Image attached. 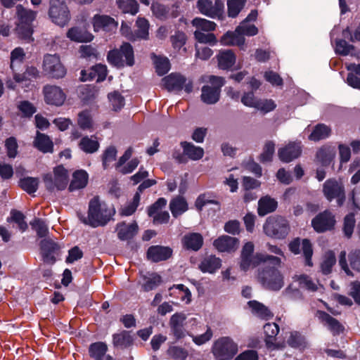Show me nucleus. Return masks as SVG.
I'll return each mask as SVG.
<instances>
[{
  "instance_id": "f257e3e1",
  "label": "nucleus",
  "mask_w": 360,
  "mask_h": 360,
  "mask_svg": "<svg viewBox=\"0 0 360 360\" xmlns=\"http://www.w3.org/2000/svg\"><path fill=\"white\" fill-rule=\"evenodd\" d=\"M114 213L112 207L95 196L89 201L87 217L81 216L79 219L84 224L98 227L105 225Z\"/></svg>"
},
{
  "instance_id": "f03ea898",
  "label": "nucleus",
  "mask_w": 360,
  "mask_h": 360,
  "mask_svg": "<svg viewBox=\"0 0 360 360\" xmlns=\"http://www.w3.org/2000/svg\"><path fill=\"white\" fill-rule=\"evenodd\" d=\"M255 245L252 242H247L242 248L240 256V268L247 271L253 269L261 263L270 262L276 266H281V259L276 256L269 255L264 253H256L254 255Z\"/></svg>"
},
{
  "instance_id": "7ed1b4c3",
  "label": "nucleus",
  "mask_w": 360,
  "mask_h": 360,
  "mask_svg": "<svg viewBox=\"0 0 360 360\" xmlns=\"http://www.w3.org/2000/svg\"><path fill=\"white\" fill-rule=\"evenodd\" d=\"M107 59L109 63L117 68H123L124 65L132 66L134 64L133 47L129 43L124 42L120 49H115L110 51Z\"/></svg>"
},
{
  "instance_id": "20e7f679",
  "label": "nucleus",
  "mask_w": 360,
  "mask_h": 360,
  "mask_svg": "<svg viewBox=\"0 0 360 360\" xmlns=\"http://www.w3.org/2000/svg\"><path fill=\"white\" fill-rule=\"evenodd\" d=\"M238 351L237 343L229 337L218 338L212 347V352L216 360H231Z\"/></svg>"
},
{
  "instance_id": "39448f33",
  "label": "nucleus",
  "mask_w": 360,
  "mask_h": 360,
  "mask_svg": "<svg viewBox=\"0 0 360 360\" xmlns=\"http://www.w3.org/2000/svg\"><path fill=\"white\" fill-rule=\"evenodd\" d=\"M257 278L264 287L271 290H279L284 285L283 276L274 267L258 270Z\"/></svg>"
},
{
  "instance_id": "423d86ee",
  "label": "nucleus",
  "mask_w": 360,
  "mask_h": 360,
  "mask_svg": "<svg viewBox=\"0 0 360 360\" xmlns=\"http://www.w3.org/2000/svg\"><path fill=\"white\" fill-rule=\"evenodd\" d=\"M263 229L266 236L277 239L285 238L290 231L288 221L281 216L269 217L266 220Z\"/></svg>"
},
{
  "instance_id": "0eeeda50",
  "label": "nucleus",
  "mask_w": 360,
  "mask_h": 360,
  "mask_svg": "<svg viewBox=\"0 0 360 360\" xmlns=\"http://www.w3.org/2000/svg\"><path fill=\"white\" fill-rule=\"evenodd\" d=\"M43 180L46 188L49 191L64 190L67 187L69 181L68 172L63 165H58L54 167L53 174H45Z\"/></svg>"
},
{
  "instance_id": "6e6552de",
  "label": "nucleus",
  "mask_w": 360,
  "mask_h": 360,
  "mask_svg": "<svg viewBox=\"0 0 360 360\" xmlns=\"http://www.w3.org/2000/svg\"><path fill=\"white\" fill-rule=\"evenodd\" d=\"M210 84L202 87L201 100L207 104H214L220 97L221 88L224 85L225 80L222 77L209 76Z\"/></svg>"
},
{
  "instance_id": "1a4fd4ad",
  "label": "nucleus",
  "mask_w": 360,
  "mask_h": 360,
  "mask_svg": "<svg viewBox=\"0 0 360 360\" xmlns=\"http://www.w3.org/2000/svg\"><path fill=\"white\" fill-rule=\"evenodd\" d=\"M49 16L51 21L64 27L70 20V11L65 0H50Z\"/></svg>"
},
{
  "instance_id": "9d476101",
  "label": "nucleus",
  "mask_w": 360,
  "mask_h": 360,
  "mask_svg": "<svg viewBox=\"0 0 360 360\" xmlns=\"http://www.w3.org/2000/svg\"><path fill=\"white\" fill-rule=\"evenodd\" d=\"M323 193L325 198L331 202L336 200L337 204L341 207L345 201V191L342 183L335 179H328L323 184Z\"/></svg>"
},
{
  "instance_id": "9b49d317",
  "label": "nucleus",
  "mask_w": 360,
  "mask_h": 360,
  "mask_svg": "<svg viewBox=\"0 0 360 360\" xmlns=\"http://www.w3.org/2000/svg\"><path fill=\"white\" fill-rule=\"evenodd\" d=\"M42 70L45 75L60 79L66 75V69L57 54H46L44 57Z\"/></svg>"
},
{
  "instance_id": "f8f14e48",
  "label": "nucleus",
  "mask_w": 360,
  "mask_h": 360,
  "mask_svg": "<svg viewBox=\"0 0 360 360\" xmlns=\"http://www.w3.org/2000/svg\"><path fill=\"white\" fill-rule=\"evenodd\" d=\"M162 85L168 91H179L183 89L187 93L193 91V83L179 73H171L162 79Z\"/></svg>"
},
{
  "instance_id": "ddd939ff",
  "label": "nucleus",
  "mask_w": 360,
  "mask_h": 360,
  "mask_svg": "<svg viewBox=\"0 0 360 360\" xmlns=\"http://www.w3.org/2000/svg\"><path fill=\"white\" fill-rule=\"evenodd\" d=\"M300 247L305 260V264L309 266H313L311 257L313 255L312 244L309 239L300 240L299 238L293 239L288 245L289 250L295 255H298L301 252Z\"/></svg>"
},
{
  "instance_id": "4468645a",
  "label": "nucleus",
  "mask_w": 360,
  "mask_h": 360,
  "mask_svg": "<svg viewBox=\"0 0 360 360\" xmlns=\"http://www.w3.org/2000/svg\"><path fill=\"white\" fill-rule=\"evenodd\" d=\"M196 7L201 14L215 18L222 15L224 5L221 0H215L214 4L211 0H198Z\"/></svg>"
},
{
  "instance_id": "2eb2a0df",
  "label": "nucleus",
  "mask_w": 360,
  "mask_h": 360,
  "mask_svg": "<svg viewBox=\"0 0 360 360\" xmlns=\"http://www.w3.org/2000/svg\"><path fill=\"white\" fill-rule=\"evenodd\" d=\"M265 333V344L271 350L282 349L286 346L284 340L277 341L276 336L279 332V327L275 323H267L264 326Z\"/></svg>"
},
{
  "instance_id": "dca6fc26",
  "label": "nucleus",
  "mask_w": 360,
  "mask_h": 360,
  "mask_svg": "<svg viewBox=\"0 0 360 360\" xmlns=\"http://www.w3.org/2000/svg\"><path fill=\"white\" fill-rule=\"evenodd\" d=\"M336 223L335 216L329 210H325L316 215L311 221V226L318 233L332 230Z\"/></svg>"
},
{
  "instance_id": "f3484780",
  "label": "nucleus",
  "mask_w": 360,
  "mask_h": 360,
  "mask_svg": "<svg viewBox=\"0 0 360 360\" xmlns=\"http://www.w3.org/2000/svg\"><path fill=\"white\" fill-rule=\"evenodd\" d=\"M42 93L44 101L48 105L61 106L66 99V95L63 90L56 85H45L43 87Z\"/></svg>"
},
{
  "instance_id": "a211bd4d",
  "label": "nucleus",
  "mask_w": 360,
  "mask_h": 360,
  "mask_svg": "<svg viewBox=\"0 0 360 360\" xmlns=\"http://www.w3.org/2000/svg\"><path fill=\"white\" fill-rule=\"evenodd\" d=\"M92 25L95 32H115L118 27V22L113 18L99 14L93 17Z\"/></svg>"
},
{
  "instance_id": "6ab92c4d",
  "label": "nucleus",
  "mask_w": 360,
  "mask_h": 360,
  "mask_svg": "<svg viewBox=\"0 0 360 360\" xmlns=\"http://www.w3.org/2000/svg\"><path fill=\"white\" fill-rule=\"evenodd\" d=\"M302 153L300 142H290L278 151L279 159L284 162H290L297 158Z\"/></svg>"
},
{
  "instance_id": "aec40b11",
  "label": "nucleus",
  "mask_w": 360,
  "mask_h": 360,
  "mask_svg": "<svg viewBox=\"0 0 360 360\" xmlns=\"http://www.w3.org/2000/svg\"><path fill=\"white\" fill-rule=\"evenodd\" d=\"M214 247L221 252H233L239 245V240L226 235L221 236L214 240Z\"/></svg>"
},
{
  "instance_id": "412c9836",
  "label": "nucleus",
  "mask_w": 360,
  "mask_h": 360,
  "mask_svg": "<svg viewBox=\"0 0 360 360\" xmlns=\"http://www.w3.org/2000/svg\"><path fill=\"white\" fill-rule=\"evenodd\" d=\"M107 76V67L104 65L98 64L81 71V80L83 82L96 80V82L103 81Z\"/></svg>"
},
{
  "instance_id": "4be33fe9",
  "label": "nucleus",
  "mask_w": 360,
  "mask_h": 360,
  "mask_svg": "<svg viewBox=\"0 0 360 360\" xmlns=\"http://www.w3.org/2000/svg\"><path fill=\"white\" fill-rule=\"evenodd\" d=\"M317 317L323 325L328 327L333 335H338L343 333L345 330L343 325L326 311H318Z\"/></svg>"
},
{
  "instance_id": "5701e85b",
  "label": "nucleus",
  "mask_w": 360,
  "mask_h": 360,
  "mask_svg": "<svg viewBox=\"0 0 360 360\" xmlns=\"http://www.w3.org/2000/svg\"><path fill=\"white\" fill-rule=\"evenodd\" d=\"M172 250L169 247L153 245L147 251L148 259L153 262L165 261L171 257Z\"/></svg>"
},
{
  "instance_id": "b1692460",
  "label": "nucleus",
  "mask_w": 360,
  "mask_h": 360,
  "mask_svg": "<svg viewBox=\"0 0 360 360\" xmlns=\"http://www.w3.org/2000/svg\"><path fill=\"white\" fill-rule=\"evenodd\" d=\"M138 229L139 227L136 222L131 224L119 223L116 228L117 237L121 240H127L133 238L137 233Z\"/></svg>"
},
{
  "instance_id": "393cba45",
  "label": "nucleus",
  "mask_w": 360,
  "mask_h": 360,
  "mask_svg": "<svg viewBox=\"0 0 360 360\" xmlns=\"http://www.w3.org/2000/svg\"><path fill=\"white\" fill-rule=\"evenodd\" d=\"M203 244L202 236L198 233L186 234L182 238V245L184 249L198 251Z\"/></svg>"
},
{
  "instance_id": "a878e982",
  "label": "nucleus",
  "mask_w": 360,
  "mask_h": 360,
  "mask_svg": "<svg viewBox=\"0 0 360 360\" xmlns=\"http://www.w3.org/2000/svg\"><path fill=\"white\" fill-rule=\"evenodd\" d=\"M335 150L329 146H323L318 149L316 154V161L323 166L329 165L335 156Z\"/></svg>"
},
{
  "instance_id": "bb28decb",
  "label": "nucleus",
  "mask_w": 360,
  "mask_h": 360,
  "mask_svg": "<svg viewBox=\"0 0 360 360\" xmlns=\"http://www.w3.org/2000/svg\"><path fill=\"white\" fill-rule=\"evenodd\" d=\"M89 180L87 172L83 169L75 171L72 174V178L69 185V191H73L84 188L86 186Z\"/></svg>"
},
{
  "instance_id": "cd10ccee",
  "label": "nucleus",
  "mask_w": 360,
  "mask_h": 360,
  "mask_svg": "<svg viewBox=\"0 0 360 360\" xmlns=\"http://www.w3.org/2000/svg\"><path fill=\"white\" fill-rule=\"evenodd\" d=\"M277 206L278 202L274 198H271L269 195L264 196L258 201L257 213L261 217L265 216L274 212Z\"/></svg>"
},
{
  "instance_id": "c85d7f7f",
  "label": "nucleus",
  "mask_w": 360,
  "mask_h": 360,
  "mask_svg": "<svg viewBox=\"0 0 360 360\" xmlns=\"http://www.w3.org/2000/svg\"><path fill=\"white\" fill-rule=\"evenodd\" d=\"M218 66L221 70H229L236 63V57L231 50L219 51L217 56Z\"/></svg>"
},
{
  "instance_id": "c756f323",
  "label": "nucleus",
  "mask_w": 360,
  "mask_h": 360,
  "mask_svg": "<svg viewBox=\"0 0 360 360\" xmlns=\"http://www.w3.org/2000/svg\"><path fill=\"white\" fill-rule=\"evenodd\" d=\"M221 261L219 258L210 255L205 257L199 264V269L203 273L213 274L221 267Z\"/></svg>"
},
{
  "instance_id": "7c9ffc66",
  "label": "nucleus",
  "mask_w": 360,
  "mask_h": 360,
  "mask_svg": "<svg viewBox=\"0 0 360 360\" xmlns=\"http://www.w3.org/2000/svg\"><path fill=\"white\" fill-rule=\"evenodd\" d=\"M34 146L44 153L53 152V143L50 137L39 131L37 133Z\"/></svg>"
},
{
  "instance_id": "2f4dec72",
  "label": "nucleus",
  "mask_w": 360,
  "mask_h": 360,
  "mask_svg": "<svg viewBox=\"0 0 360 360\" xmlns=\"http://www.w3.org/2000/svg\"><path fill=\"white\" fill-rule=\"evenodd\" d=\"M220 42L224 46H241L245 43V38L237 32L236 28L234 32H227L224 34Z\"/></svg>"
},
{
  "instance_id": "473e14b6",
  "label": "nucleus",
  "mask_w": 360,
  "mask_h": 360,
  "mask_svg": "<svg viewBox=\"0 0 360 360\" xmlns=\"http://www.w3.org/2000/svg\"><path fill=\"white\" fill-rule=\"evenodd\" d=\"M293 281L298 283L299 287L309 292H316L319 290V285L310 276L306 274L295 275Z\"/></svg>"
},
{
  "instance_id": "72a5a7b5",
  "label": "nucleus",
  "mask_w": 360,
  "mask_h": 360,
  "mask_svg": "<svg viewBox=\"0 0 360 360\" xmlns=\"http://www.w3.org/2000/svg\"><path fill=\"white\" fill-rule=\"evenodd\" d=\"M67 37L70 40L77 42L91 41L94 38L91 33L78 27L70 28L67 32Z\"/></svg>"
},
{
  "instance_id": "f704fd0d",
  "label": "nucleus",
  "mask_w": 360,
  "mask_h": 360,
  "mask_svg": "<svg viewBox=\"0 0 360 360\" xmlns=\"http://www.w3.org/2000/svg\"><path fill=\"white\" fill-rule=\"evenodd\" d=\"M184 153L193 160L201 159L204 155V150L201 147L195 146L191 143L184 141L181 143Z\"/></svg>"
},
{
  "instance_id": "c9c22d12",
  "label": "nucleus",
  "mask_w": 360,
  "mask_h": 360,
  "mask_svg": "<svg viewBox=\"0 0 360 360\" xmlns=\"http://www.w3.org/2000/svg\"><path fill=\"white\" fill-rule=\"evenodd\" d=\"M112 344L116 347L127 348L133 344V338L129 331L122 330L112 335Z\"/></svg>"
},
{
  "instance_id": "e433bc0d",
  "label": "nucleus",
  "mask_w": 360,
  "mask_h": 360,
  "mask_svg": "<svg viewBox=\"0 0 360 360\" xmlns=\"http://www.w3.org/2000/svg\"><path fill=\"white\" fill-rule=\"evenodd\" d=\"M108 346L103 342H97L90 345L89 353L90 356L94 360H104L107 355Z\"/></svg>"
},
{
  "instance_id": "4c0bfd02",
  "label": "nucleus",
  "mask_w": 360,
  "mask_h": 360,
  "mask_svg": "<svg viewBox=\"0 0 360 360\" xmlns=\"http://www.w3.org/2000/svg\"><path fill=\"white\" fill-rule=\"evenodd\" d=\"M100 147L98 141L96 137H89L85 136L82 137L79 143V148L86 153H94L96 152Z\"/></svg>"
},
{
  "instance_id": "58836bf2",
  "label": "nucleus",
  "mask_w": 360,
  "mask_h": 360,
  "mask_svg": "<svg viewBox=\"0 0 360 360\" xmlns=\"http://www.w3.org/2000/svg\"><path fill=\"white\" fill-rule=\"evenodd\" d=\"M330 133L331 129L329 127L324 124H318L314 127L309 139L311 141H319L328 138Z\"/></svg>"
},
{
  "instance_id": "ea45409f",
  "label": "nucleus",
  "mask_w": 360,
  "mask_h": 360,
  "mask_svg": "<svg viewBox=\"0 0 360 360\" xmlns=\"http://www.w3.org/2000/svg\"><path fill=\"white\" fill-rule=\"evenodd\" d=\"M248 304L252 309L253 313L261 319H269L273 317V314L263 304L256 300H251L248 302Z\"/></svg>"
},
{
  "instance_id": "a19ab883",
  "label": "nucleus",
  "mask_w": 360,
  "mask_h": 360,
  "mask_svg": "<svg viewBox=\"0 0 360 360\" xmlns=\"http://www.w3.org/2000/svg\"><path fill=\"white\" fill-rule=\"evenodd\" d=\"M169 209L173 217H177L188 210V205L184 198L179 196L171 200Z\"/></svg>"
},
{
  "instance_id": "79ce46f5",
  "label": "nucleus",
  "mask_w": 360,
  "mask_h": 360,
  "mask_svg": "<svg viewBox=\"0 0 360 360\" xmlns=\"http://www.w3.org/2000/svg\"><path fill=\"white\" fill-rule=\"evenodd\" d=\"M143 283L142 288L144 291L148 292L156 288L162 282L160 275L156 273L149 274L143 277Z\"/></svg>"
},
{
  "instance_id": "37998d69",
  "label": "nucleus",
  "mask_w": 360,
  "mask_h": 360,
  "mask_svg": "<svg viewBox=\"0 0 360 360\" xmlns=\"http://www.w3.org/2000/svg\"><path fill=\"white\" fill-rule=\"evenodd\" d=\"M39 76V71L35 67H28L22 74L14 73L13 79L18 84H22L24 82L30 81L32 79H37Z\"/></svg>"
},
{
  "instance_id": "c03bdc74",
  "label": "nucleus",
  "mask_w": 360,
  "mask_h": 360,
  "mask_svg": "<svg viewBox=\"0 0 360 360\" xmlns=\"http://www.w3.org/2000/svg\"><path fill=\"white\" fill-rule=\"evenodd\" d=\"M18 16L20 20L19 24L22 25H32V22L35 20L37 13L24 8L22 6L19 5L16 7Z\"/></svg>"
},
{
  "instance_id": "a18cd8bd",
  "label": "nucleus",
  "mask_w": 360,
  "mask_h": 360,
  "mask_svg": "<svg viewBox=\"0 0 360 360\" xmlns=\"http://www.w3.org/2000/svg\"><path fill=\"white\" fill-rule=\"evenodd\" d=\"M191 24L196 28V30H200V32H209L214 31L217 27L214 22L202 18H195L192 20Z\"/></svg>"
},
{
  "instance_id": "49530a36",
  "label": "nucleus",
  "mask_w": 360,
  "mask_h": 360,
  "mask_svg": "<svg viewBox=\"0 0 360 360\" xmlns=\"http://www.w3.org/2000/svg\"><path fill=\"white\" fill-rule=\"evenodd\" d=\"M20 187L28 194H32L37 191L39 186V179L34 177H25L19 181Z\"/></svg>"
},
{
  "instance_id": "de8ad7c7",
  "label": "nucleus",
  "mask_w": 360,
  "mask_h": 360,
  "mask_svg": "<svg viewBox=\"0 0 360 360\" xmlns=\"http://www.w3.org/2000/svg\"><path fill=\"white\" fill-rule=\"evenodd\" d=\"M153 59L156 72L159 75H163L166 74L170 69V63L167 58L157 56L154 53L151 55Z\"/></svg>"
},
{
  "instance_id": "09e8293b",
  "label": "nucleus",
  "mask_w": 360,
  "mask_h": 360,
  "mask_svg": "<svg viewBox=\"0 0 360 360\" xmlns=\"http://www.w3.org/2000/svg\"><path fill=\"white\" fill-rule=\"evenodd\" d=\"M117 5L124 13L135 15L139 11V4L135 0H117Z\"/></svg>"
},
{
  "instance_id": "8fccbe9b",
  "label": "nucleus",
  "mask_w": 360,
  "mask_h": 360,
  "mask_svg": "<svg viewBox=\"0 0 360 360\" xmlns=\"http://www.w3.org/2000/svg\"><path fill=\"white\" fill-rule=\"evenodd\" d=\"M136 25L137 27V30L136 31V38H141L143 39H147L148 37V29H149V22L144 18L139 17L136 20Z\"/></svg>"
},
{
  "instance_id": "3c124183",
  "label": "nucleus",
  "mask_w": 360,
  "mask_h": 360,
  "mask_svg": "<svg viewBox=\"0 0 360 360\" xmlns=\"http://www.w3.org/2000/svg\"><path fill=\"white\" fill-rule=\"evenodd\" d=\"M167 354L169 358L174 360H186L188 356V352L181 347L170 346L167 351Z\"/></svg>"
},
{
  "instance_id": "603ef678",
  "label": "nucleus",
  "mask_w": 360,
  "mask_h": 360,
  "mask_svg": "<svg viewBox=\"0 0 360 360\" xmlns=\"http://www.w3.org/2000/svg\"><path fill=\"white\" fill-rule=\"evenodd\" d=\"M356 220L353 213H349L345 217L342 231L347 238H349L352 236Z\"/></svg>"
},
{
  "instance_id": "864d4df0",
  "label": "nucleus",
  "mask_w": 360,
  "mask_h": 360,
  "mask_svg": "<svg viewBox=\"0 0 360 360\" xmlns=\"http://www.w3.org/2000/svg\"><path fill=\"white\" fill-rule=\"evenodd\" d=\"M246 0H228V15L229 17H236L245 6Z\"/></svg>"
},
{
  "instance_id": "5fc2aeb1",
  "label": "nucleus",
  "mask_w": 360,
  "mask_h": 360,
  "mask_svg": "<svg viewBox=\"0 0 360 360\" xmlns=\"http://www.w3.org/2000/svg\"><path fill=\"white\" fill-rule=\"evenodd\" d=\"M77 124L83 130H89L92 128V118L88 110H84L78 114Z\"/></svg>"
},
{
  "instance_id": "6e6d98bb",
  "label": "nucleus",
  "mask_w": 360,
  "mask_h": 360,
  "mask_svg": "<svg viewBox=\"0 0 360 360\" xmlns=\"http://www.w3.org/2000/svg\"><path fill=\"white\" fill-rule=\"evenodd\" d=\"M117 156V150L114 146L107 148L102 155V163L105 169H108L114 162Z\"/></svg>"
},
{
  "instance_id": "4d7b16f0",
  "label": "nucleus",
  "mask_w": 360,
  "mask_h": 360,
  "mask_svg": "<svg viewBox=\"0 0 360 360\" xmlns=\"http://www.w3.org/2000/svg\"><path fill=\"white\" fill-rule=\"evenodd\" d=\"M141 199L139 193H136L133 197L132 201L120 210V214L122 216H130L136 210Z\"/></svg>"
},
{
  "instance_id": "13d9d810",
  "label": "nucleus",
  "mask_w": 360,
  "mask_h": 360,
  "mask_svg": "<svg viewBox=\"0 0 360 360\" xmlns=\"http://www.w3.org/2000/svg\"><path fill=\"white\" fill-rule=\"evenodd\" d=\"M25 58V53L22 48H15L11 53V68L14 72L15 67L21 64Z\"/></svg>"
},
{
  "instance_id": "bf43d9fd",
  "label": "nucleus",
  "mask_w": 360,
  "mask_h": 360,
  "mask_svg": "<svg viewBox=\"0 0 360 360\" xmlns=\"http://www.w3.org/2000/svg\"><path fill=\"white\" fill-rule=\"evenodd\" d=\"M32 228L37 232L39 237H45L48 233V227L45 221L41 219L35 218L30 222Z\"/></svg>"
},
{
  "instance_id": "052dcab7",
  "label": "nucleus",
  "mask_w": 360,
  "mask_h": 360,
  "mask_svg": "<svg viewBox=\"0 0 360 360\" xmlns=\"http://www.w3.org/2000/svg\"><path fill=\"white\" fill-rule=\"evenodd\" d=\"M195 39L201 44H209L214 45L217 42L216 37L212 33H203L200 30H195L194 32Z\"/></svg>"
},
{
  "instance_id": "680f3d73",
  "label": "nucleus",
  "mask_w": 360,
  "mask_h": 360,
  "mask_svg": "<svg viewBox=\"0 0 360 360\" xmlns=\"http://www.w3.org/2000/svg\"><path fill=\"white\" fill-rule=\"evenodd\" d=\"M108 98L115 111L120 110L124 105V97L117 91L109 94Z\"/></svg>"
},
{
  "instance_id": "e2e57ef3",
  "label": "nucleus",
  "mask_w": 360,
  "mask_h": 360,
  "mask_svg": "<svg viewBox=\"0 0 360 360\" xmlns=\"http://www.w3.org/2000/svg\"><path fill=\"white\" fill-rule=\"evenodd\" d=\"M274 148L275 145L272 141L266 142L259 157L260 162L262 163L271 162L274 154Z\"/></svg>"
},
{
  "instance_id": "0e129e2a",
  "label": "nucleus",
  "mask_w": 360,
  "mask_h": 360,
  "mask_svg": "<svg viewBox=\"0 0 360 360\" xmlns=\"http://www.w3.org/2000/svg\"><path fill=\"white\" fill-rule=\"evenodd\" d=\"M18 109L25 117H32L37 110L34 105L27 101H20L18 105Z\"/></svg>"
},
{
  "instance_id": "69168bd1",
  "label": "nucleus",
  "mask_w": 360,
  "mask_h": 360,
  "mask_svg": "<svg viewBox=\"0 0 360 360\" xmlns=\"http://www.w3.org/2000/svg\"><path fill=\"white\" fill-rule=\"evenodd\" d=\"M336 262V258L333 251H328L326 253L324 260L322 263L321 268L324 274H329L333 266Z\"/></svg>"
},
{
  "instance_id": "338daca9",
  "label": "nucleus",
  "mask_w": 360,
  "mask_h": 360,
  "mask_svg": "<svg viewBox=\"0 0 360 360\" xmlns=\"http://www.w3.org/2000/svg\"><path fill=\"white\" fill-rule=\"evenodd\" d=\"M237 32H239L243 37L244 35L255 36L258 33V29L255 25H249L245 21H243L237 27Z\"/></svg>"
},
{
  "instance_id": "774afa93",
  "label": "nucleus",
  "mask_w": 360,
  "mask_h": 360,
  "mask_svg": "<svg viewBox=\"0 0 360 360\" xmlns=\"http://www.w3.org/2000/svg\"><path fill=\"white\" fill-rule=\"evenodd\" d=\"M171 42L174 49L179 51L186 41V36L183 32H176L175 34L171 36Z\"/></svg>"
}]
</instances>
